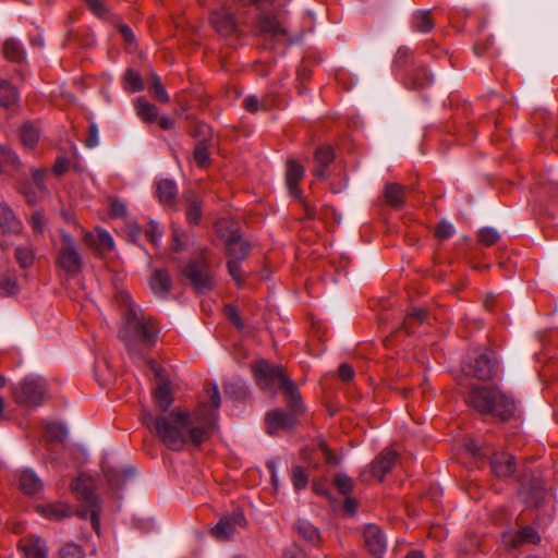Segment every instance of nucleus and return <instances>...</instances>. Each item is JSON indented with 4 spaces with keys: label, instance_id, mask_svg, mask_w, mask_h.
Segmentation results:
<instances>
[{
    "label": "nucleus",
    "instance_id": "obj_1",
    "mask_svg": "<svg viewBox=\"0 0 558 558\" xmlns=\"http://www.w3.org/2000/svg\"><path fill=\"white\" fill-rule=\"evenodd\" d=\"M158 329L150 317H145L133 303L128 304L119 338L125 344L128 353L135 364H147L150 371L159 379V385L154 391L156 407L162 413H169L172 404V396L168 383L163 377V369L146 353L156 343Z\"/></svg>",
    "mask_w": 558,
    "mask_h": 558
},
{
    "label": "nucleus",
    "instance_id": "obj_11",
    "mask_svg": "<svg viewBox=\"0 0 558 558\" xmlns=\"http://www.w3.org/2000/svg\"><path fill=\"white\" fill-rule=\"evenodd\" d=\"M364 544L367 550L380 558L387 548V541L383 531L375 524H368L363 531Z\"/></svg>",
    "mask_w": 558,
    "mask_h": 558
},
{
    "label": "nucleus",
    "instance_id": "obj_38",
    "mask_svg": "<svg viewBox=\"0 0 558 558\" xmlns=\"http://www.w3.org/2000/svg\"><path fill=\"white\" fill-rule=\"evenodd\" d=\"M149 93L158 101H169V95L165 86L161 84L159 76L156 73L151 74V85L149 87Z\"/></svg>",
    "mask_w": 558,
    "mask_h": 558
},
{
    "label": "nucleus",
    "instance_id": "obj_47",
    "mask_svg": "<svg viewBox=\"0 0 558 558\" xmlns=\"http://www.w3.org/2000/svg\"><path fill=\"white\" fill-rule=\"evenodd\" d=\"M335 485L338 488V490L342 494H349L353 487L351 477L343 473L336 475Z\"/></svg>",
    "mask_w": 558,
    "mask_h": 558
},
{
    "label": "nucleus",
    "instance_id": "obj_24",
    "mask_svg": "<svg viewBox=\"0 0 558 558\" xmlns=\"http://www.w3.org/2000/svg\"><path fill=\"white\" fill-rule=\"evenodd\" d=\"M21 548L26 558H47L46 543L39 536H29Z\"/></svg>",
    "mask_w": 558,
    "mask_h": 558
},
{
    "label": "nucleus",
    "instance_id": "obj_5",
    "mask_svg": "<svg viewBox=\"0 0 558 558\" xmlns=\"http://www.w3.org/2000/svg\"><path fill=\"white\" fill-rule=\"evenodd\" d=\"M72 489L81 500V505L76 511L77 515L81 519H89L93 529L99 534L102 508L100 499L93 492L90 478L84 476L77 477L73 483Z\"/></svg>",
    "mask_w": 558,
    "mask_h": 558
},
{
    "label": "nucleus",
    "instance_id": "obj_46",
    "mask_svg": "<svg viewBox=\"0 0 558 558\" xmlns=\"http://www.w3.org/2000/svg\"><path fill=\"white\" fill-rule=\"evenodd\" d=\"M47 436L56 441H63L68 435L66 429L60 424H49L46 429Z\"/></svg>",
    "mask_w": 558,
    "mask_h": 558
},
{
    "label": "nucleus",
    "instance_id": "obj_63",
    "mask_svg": "<svg viewBox=\"0 0 558 558\" xmlns=\"http://www.w3.org/2000/svg\"><path fill=\"white\" fill-rule=\"evenodd\" d=\"M319 447L322 449V452L324 454V458L327 463L336 465L339 463V460L332 454V452L329 450V448L326 446L325 442H320Z\"/></svg>",
    "mask_w": 558,
    "mask_h": 558
},
{
    "label": "nucleus",
    "instance_id": "obj_13",
    "mask_svg": "<svg viewBox=\"0 0 558 558\" xmlns=\"http://www.w3.org/2000/svg\"><path fill=\"white\" fill-rule=\"evenodd\" d=\"M548 493L542 480H533L523 485L520 490L522 500L530 507H539L546 499Z\"/></svg>",
    "mask_w": 558,
    "mask_h": 558
},
{
    "label": "nucleus",
    "instance_id": "obj_51",
    "mask_svg": "<svg viewBox=\"0 0 558 558\" xmlns=\"http://www.w3.org/2000/svg\"><path fill=\"white\" fill-rule=\"evenodd\" d=\"M45 170L34 169L32 172L33 186H35L40 194H47V187L44 182Z\"/></svg>",
    "mask_w": 558,
    "mask_h": 558
},
{
    "label": "nucleus",
    "instance_id": "obj_27",
    "mask_svg": "<svg viewBox=\"0 0 558 558\" xmlns=\"http://www.w3.org/2000/svg\"><path fill=\"white\" fill-rule=\"evenodd\" d=\"M19 102L16 88L7 81H0V106L13 110Z\"/></svg>",
    "mask_w": 558,
    "mask_h": 558
},
{
    "label": "nucleus",
    "instance_id": "obj_4",
    "mask_svg": "<svg viewBox=\"0 0 558 558\" xmlns=\"http://www.w3.org/2000/svg\"><path fill=\"white\" fill-rule=\"evenodd\" d=\"M468 402L477 412L501 420H507L514 412L513 400L498 388L475 387L470 392Z\"/></svg>",
    "mask_w": 558,
    "mask_h": 558
},
{
    "label": "nucleus",
    "instance_id": "obj_56",
    "mask_svg": "<svg viewBox=\"0 0 558 558\" xmlns=\"http://www.w3.org/2000/svg\"><path fill=\"white\" fill-rule=\"evenodd\" d=\"M243 107L250 112H256L259 109H265V106L258 100L256 96L253 95L244 98Z\"/></svg>",
    "mask_w": 558,
    "mask_h": 558
},
{
    "label": "nucleus",
    "instance_id": "obj_6",
    "mask_svg": "<svg viewBox=\"0 0 558 558\" xmlns=\"http://www.w3.org/2000/svg\"><path fill=\"white\" fill-rule=\"evenodd\" d=\"M12 392L19 404L35 408L48 398V384L44 377L32 374L15 384Z\"/></svg>",
    "mask_w": 558,
    "mask_h": 558
},
{
    "label": "nucleus",
    "instance_id": "obj_37",
    "mask_svg": "<svg viewBox=\"0 0 558 558\" xmlns=\"http://www.w3.org/2000/svg\"><path fill=\"white\" fill-rule=\"evenodd\" d=\"M413 27L421 33H427L434 27V23L427 11H420L413 16Z\"/></svg>",
    "mask_w": 558,
    "mask_h": 558
},
{
    "label": "nucleus",
    "instance_id": "obj_32",
    "mask_svg": "<svg viewBox=\"0 0 558 558\" xmlns=\"http://www.w3.org/2000/svg\"><path fill=\"white\" fill-rule=\"evenodd\" d=\"M137 116L147 122H154L158 117V110L155 105L148 102L144 98H137L136 104Z\"/></svg>",
    "mask_w": 558,
    "mask_h": 558
},
{
    "label": "nucleus",
    "instance_id": "obj_12",
    "mask_svg": "<svg viewBox=\"0 0 558 558\" xmlns=\"http://www.w3.org/2000/svg\"><path fill=\"white\" fill-rule=\"evenodd\" d=\"M246 520L243 513L236 512L232 515L223 517L219 522L211 529L213 535L219 541H227L232 537L235 532V527L245 525Z\"/></svg>",
    "mask_w": 558,
    "mask_h": 558
},
{
    "label": "nucleus",
    "instance_id": "obj_28",
    "mask_svg": "<svg viewBox=\"0 0 558 558\" xmlns=\"http://www.w3.org/2000/svg\"><path fill=\"white\" fill-rule=\"evenodd\" d=\"M157 197L163 204H171L177 196V186L172 180L161 179L156 183Z\"/></svg>",
    "mask_w": 558,
    "mask_h": 558
},
{
    "label": "nucleus",
    "instance_id": "obj_42",
    "mask_svg": "<svg viewBox=\"0 0 558 558\" xmlns=\"http://www.w3.org/2000/svg\"><path fill=\"white\" fill-rule=\"evenodd\" d=\"M124 80L128 85V88L131 92H138L144 88V83L141 75L132 69L126 70L124 74Z\"/></svg>",
    "mask_w": 558,
    "mask_h": 558
},
{
    "label": "nucleus",
    "instance_id": "obj_39",
    "mask_svg": "<svg viewBox=\"0 0 558 558\" xmlns=\"http://www.w3.org/2000/svg\"><path fill=\"white\" fill-rule=\"evenodd\" d=\"M296 531L306 541L314 542L318 538V530L307 520H299L296 523Z\"/></svg>",
    "mask_w": 558,
    "mask_h": 558
},
{
    "label": "nucleus",
    "instance_id": "obj_33",
    "mask_svg": "<svg viewBox=\"0 0 558 558\" xmlns=\"http://www.w3.org/2000/svg\"><path fill=\"white\" fill-rule=\"evenodd\" d=\"M385 201L393 207L401 206L404 201V191L403 189L396 184L389 183L386 185L384 191Z\"/></svg>",
    "mask_w": 558,
    "mask_h": 558
},
{
    "label": "nucleus",
    "instance_id": "obj_53",
    "mask_svg": "<svg viewBox=\"0 0 558 558\" xmlns=\"http://www.w3.org/2000/svg\"><path fill=\"white\" fill-rule=\"evenodd\" d=\"M453 233H454V227L452 223H450L448 221H441L437 226L436 231H435L436 236L439 239H442V240L452 236Z\"/></svg>",
    "mask_w": 558,
    "mask_h": 558
},
{
    "label": "nucleus",
    "instance_id": "obj_18",
    "mask_svg": "<svg viewBox=\"0 0 558 558\" xmlns=\"http://www.w3.org/2000/svg\"><path fill=\"white\" fill-rule=\"evenodd\" d=\"M490 466L498 477H508L515 470L514 458L507 452L495 453L490 459Z\"/></svg>",
    "mask_w": 558,
    "mask_h": 558
},
{
    "label": "nucleus",
    "instance_id": "obj_61",
    "mask_svg": "<svg viewBox=\"0 0 558 558\" xmlns=\"http://www.w3.org/2000/svg\"><path fill=\"white\" fill-rule=\"evenodd\" d=\"M339 376L342 380H351L354 377V369L349 364H341L339 366Z\"/></svg>",
    "mask_w": 558,
    "mask_h": 558
},
{
    "label": "nucleus",
    "instance_id": "obj_16",
    "mask_svg": "<svg viewBox=\"0 0 558 558\" xmlns=\"http://www.w3.org/2000/svg\"><path fill=\"white\" fill-rule=\"evenodd\" d=\"M260 34L278 40L287 36V29L271 15L262 14L257 22Z\"/></svg>",
    "mask_w": 558,
    "mask_h": 558
},
{
    "label": "nucleus",
    "instance_id": "obj_2",
    "mask_svg": "<svg viewBox=\"0 0 558 558\" xmlns=\"http://www.w3.org/2000/svg\"><path fill=\"white\" fill-rule=\"evenodd\" d=\"M142 423L154 430L169 449L181 451L185 445L199 447L214 430V413L203 417L199 413L190 414L179 408L156 417L148 410L141 414Z\"/></svg>",
    "mask_w": 558,
    "mask_h": 558
},
{
    "label": "nucleus",
    "instance_id": "obj_17",
    "mask_svg": "<svg viewBox=\"0 0 558 558\" xmlns=\"http://www.w3.org/2000/svg\"><path fill=\"white\" fill-rule=\"evenodd\" d=\"M84 240L87 245L95 246L100 254L107 251H111L114 247L113 238L107 230L102 228H97L96 234L87 232L84 236Z\"/></svg>",
    "mask_w": 558,
    "mask_h": 558
},
{
    "label": "nucleus",
    "instance_id": "obj_52",
    "mask_svg": "<svg viewBox=\"0 0 558 558\" xmlns=\"http://www.w3.org/2000/svg\"><path fill=\"white\" fill-rule=\"evenodd\" d=\"M29 223L34 232L43 233L45 231L46 221L40 211L36 210L32 214Z\"/></svg>",
    "mask_w": 558,
    "mask_h": 558
},
{
    "label": "nucleus",
    "instance_id": "obj_19",
    "mask_svg": "<svg viewBox=\"0 0 558 558\" xmlns=\"http://www.w3.org/2000/svg\"><path fill=\"white\" fill-rule=\"evenodd\" d=\"M211 22L217 32L225 36L232 34L236 26L232 13L226 8L214 12Z\"/></svg>",
    "mask_w": 558,
    "mask_h": 558
},
{
    "label": "nucleus",
    "instance_id": "obj_26",
    "mask_svg": "<svg viewBox=\"0 0 558 558\" xmlns=\"http://www.w3.org/2000/svg\"><path fill=\"white\" fill-rule=\"evenodd\" d=\"M333 160V151L329 146H323L316 149L314 175L323 179L326 175L327 166Z\"/></svg>",
    "mask_w": 558,
    "mask_h": 558
},
{
    "label": "nucleus",
    "instance_id": "obj_57",
    "mask_svg": "<svg viewBox=\"0 0 558 558\" xmlns=\"http://www.w3.org/2000/svg\"><path fill=\"white\" fill-rule=\"evenodd\" d=\"M25 199L28 204L34 205L36 204L41 196L45 194H40L38 190L33 185H26L23 190Z\"/></svg>",
    "mask_w": 558,
    "mask_h": 558
},
{
    "label": "nucleus",
    "instance_id": "obj_64",
    "mask_svg": "<svg viewBox=\"0 0 558 558\" xmlns=\"http://www.w3.org/2000/svg\"><path fill=\"white\" fill-rule=\"evenodd\" d=\"M68 169V161L65 158H58L52 167V171L60 175L64 173Z\"/></svg>",
    "mask_w": 558,
    "mask_h": 558
},
{
    "label": "nucleus",
    "instance_id": "obj_30",
    "mask_svg": "<svg viewBox=\"0 0 558 558\" xmlns=\"http://www.w3.org/2000/svg\"><path fill=\"white\" fill-rule=\"evenodd\" d=\"M185 201L187 204L186 209V218L190 223L196 225L201 220L202 217V202L194 194L185 195Z\"/></svg>",
    "mask_w": 558,
    "mask_h": 558
},
{
    "label": "nucleus",
    "instance_id": "obj_7",
    "mask_svg": "<svg viewBox=\"0 0 558 558\" xmlns=\"http://www.w3.org/2000/svg\"><path fill=\"white\" fill-rule=\"evenodd\" d=\"M226 246L229 275L235 281L236 286L241 287L244 280L241 271V263L248 254V245L235 231H232L230 235L226 236Z\"/></svg>",
    "mask_w": 558,
    "mask_h": 558
},
{
    "label": "nucleus",
    "instance_id": "obj_8",
    "mask_svg": "<svg viewBox=\"0 0 558 558\" xmlns=\"http://www.w3.org/2000/svg\"><path fill=\"white\" fill-rule=\"evenodd\" d=\"M62 244L57 256V265L69 276L77 275L82 269V257L76 246L74 238L65 232L60 231Z\"/></svg>",
    "mask_w": 558,
    "mask_h": 558
},
{
    "label": "nucleus",
    "instance_id": "obj_49",
    "mask_svg": "<svg viewBox=\"0 0 558 558\" xmlns=\"http://www.w3.org/2000/svg\"><path fill=\"white\" fill-rule=\"evenodd\" d=\"M19 290L17 282L14 279H4L0 282V296L14 295Z\"/></svg>",
    "mask_w": 558,
    "mask_h": 558
},
{
    "label": "nucleus",
    "instance_id": "obj_34",
    "mask_svg": "<svg viewBox=\"0 0 558 558\" xmlns=\"http://www.w3.org/2000/svg\"><path fill=\"white\" fill-rule=\"evenodd\" d=\"M15 259L23 268L29 267L35 259V250L31 244L20 245L15 248Z\"/></svg>",
    "mask_w": 558,
    "mask_h": 558
},
{
    "label": "nucleus",
    "instance_id": "obj_21",
    "mask_svg": "<svg viewBox=\"0 0 558 558\" xmlns=\"http://www.w3.org/2000/svg\"><path fill=\"white\" fill-rule=\"evenodd\" d=\"M149 287L156 295L165 298L172 287L169 274L161 269L154 270L149 280Z\"/></svg>",
    "mask_w": 558,
    "mask_h": 558
},
{
    "label": "nucleus",
    "instance_id": "obj_54",
    "mask_svg": "<svg viewBox=\"0 0 558 558\" xmlns=\"http://www.w3.org/2000/svg\"><path fill=\"white\" fill-rule=\"evenodd\" d=\"M194 160L199 167H205L209 161V154L206 146L198 145L194 149Z\"/></svg>",
    "mask_w": 558,
    "mask_h": 558
},
{
    "label": "nucleus",
    "instance_id": "obj_50",
    "mask_svg": "<svg viewBox=\"0 0 558 558\" xmlns=\"http://www.w3.org/2000/svg\"><path fill=\"white\" fill-rule=\"evenodd\" d=\"M502 541H504V544L509 546V547H512V548H515V547H519L522 544V541H521V533L520 531H507L504 533L502 535Z\"/></svg>",
    "mask_w": 558,
    "mask_h": 558
},
{
    "label": "nucleus",
    "instance_id": "obj_44",
    "mask_svg": "<svg viewBox=\"0 0 558 558\" xmlns=\"http://www.w3.org/2000/svg\"><path fill=\"white\" fill-rule=\"evenodd\" d=\"M60 558H85V554L77 544L68 543L60 549Z\"/></svg>",
    "mask_w": 558,
    "mask_h": 558
},
{
    "label": "nucleus",
    "instance_id": "obj_35",
    "mask_svg": "<svg viewBox=\"0 0 558 558\" xmlns=\"http://www.w3.org/2000/svg\"><path fill=\"white\" fill-rule=\"evenodd\" d=\"M208 397L211 402L213 409H207L206 407H203L195 411V413H199L203 417L209 416L211 413H214V423L217 418V409L220 407L221 399L218 386H213L210 390H208Z\"/></svg>",
    "mask_w": 558,
    "mask_h": 558
},
{
    "label": "nucleus",
    "instance_id": "obj_36",
    "mask_svg": "<svg viewBox=\"0 0 558 558\" xmlns=\"http://www.w3.org/2000/svg\"><path fill=\"white\" fill-rule=\"evenodd\" d=\"M425 318V313L421 308H413L405 317L402 328L407 333L414 332V325L422 324Z\"/></svg>",
    "mask_w": 558,
    "mask_h": 558
},
{
    "label": "nucleus",
    "instance_id": "obj_15",
    "mask_svg": "<svg viewBox=\"0 0 558 558\" xmlns=\"http://www.w3.org/2000/svg\"><path fill=\"white\" fill-rule=\"evenodd\" d=\"M266 426L270 435L289 430L294 426V417L281 410H276L267 414Z\"/></svg>",
    "mask_w": 558,
    "mask_h": 558
},
{
    "label": "nucleus",
    "instance_id": "obj_14",
    "mask_svg": "<svg viewBox=\"0 0 558 558\" xmlns=\"http://www.w3.org/2000/svg\"><path fill=\"white\" fill-rule=\"evenodd\" d=\"M397 461V453L391 449L381 451L371 464V474L383 481L385 475L389 473Z\"/></svg>",
    "mask_w": 558,
    "mask_h": 558
},
{
    "label": "nucleus",
    "instance_id": "obj_31",
    "mask_svg": "<svg viewBox=\"0 0 558 558\" xmlns=\"http://www.w3.org/2000/svg\"><path fill=\"white\" fill-rule=\"evenodd\" d=\"M39 135V129L33 123L27 122L21 128V142L27 148H33L37 144Z\"/></svg>",
    "mask_w": 558,
    "mask_h": 558
},
{
    "label": "nucleus",
    "instance_id": "obj_55",
    "mask_svg": "<svg viewBox=\"0 0 558 558\" xmlns=\"http://www.w3.org/2000/svg\"><path fill=\"white\" fill-rule=\"evenodd\" d=\"M522 544H535L539 541V536L530 526H525L520 530Z\"/></svg>",
    "mask_w": 558,
    "mask_h": 558
},
{
    "label": "nucleus",
    "instance_id": "obj_40",
    "mask_svg": "<svg viewBox=\"0 0 558 558\" xmlns=\"http://www.w3.org/2000/svg\"><path fill=\"white\" fill-rule=\"evenodd\" d=\"M20 163V158L13 150L7 147H0V172L3 171L4 166L19 168Z\"/></svg>",
    "mask_w": 558,
    "mask_h": 558
},
{
    "label": "nucleus",
    "instance_id": "obj_62",
    "mask_svg": "<svg viewBox=\"0 0 558 558\" xmlns=\"http://www.w3.org/2000/svg\"><path fill=\"white\" fill-rule=\"evenodd\" d=\"M85 2L96 15L105 14V7L100 0H85Z\"/></svg>",
    "mask_w": 558,
    "mask_h": 558
},
{
    "label": "nucleus",
    "instance_id": "obj_3",
    "mask_svg": "<svg viewBox=\"0 0 558 558\" xmlns=\"http://www.w3.org/2000/svg\"><path fill=\"white\" fill-rule=\"evenodd\" d=\"M253 369L257 384L263 390H271L278 384L293 411L296 413L301 411L302 403L299 390L293 380L283 374L280 365H270L267 361L259 360L255 363Z\"/></svg>",
    "mask_w": 558,
    "mask_h": 558
},
{
    "label": "nucleus",
    "instance_id": "obj_59",
    "mask_svg": "<svg viewBox=\"0 0 558 558\" xmlns=\"http://www.w3.org/2000/svg\"><path fill=\"white\" fill-rule=\"evenodd\" d=\"M282 558H305V554L299 546L291 545L284 549Z\"/></svg>",
    "mask_w": 558,
    "mask_h": 558
},
{
    "label": "nucleus",
    "instance_id": "obj_29",
    "mask_svg": "<svg viewBox=\"0 0 558 558\" xmlns=\"http://www.w3.org/2000/svg\"><path fill=\"white\" fill-rule=\"evenodd\" d=\"M3 56L10 61L20 62L25 59V51L20 41L10 38L3 43Z\"/></svg>",
    "mask_w": 558,
    "mask_h": 558
},
{
    "label": "nucleus",
    "instance_id": "obj_10",
    "mask_svg": "<svg viewBox=\"0 0 558 558\" xmlns=\"http://www.w3.org/2000/svg\"><path fill=\"white\" fill-rule=\"evenodd\" d=\"M463 372L468 376L488 379L494 373V363L486 352H478L472 360L464 363Z\"/></svg>",
    "mask_w": 558,
    "mask_h": 558
},
{
    "label": "nucleus",
    "instance_id": "obj_45",
    "mask_svg": "<svg viewBox=\"0 0 558 558\" xmlns=\"http://www.w3.org/2000/svg\"><path fill=\"white\" fill-rule=\"evenodd\" d=\"M146 238L154 245H158L162 238V232L159 228V225L155 220L149 221V226L145 231Z\"/></svg>",
    "mask_w": 558,
    "mask_h": 558
},
{
    "label": "nucleus",
    "instance_id": "obj_60",
    "mask_svg": "<svg viewBox=\"0 0 558 558\" xmlns=\"http://www.w3.org/2000/svg\"><path fill=\"white\" fill-rule=\"evenodd\" d=\"M226 315L236 326V328H242V322L240 319L236 308L233 305H228L226 307Z\"/></svg>",
    "mask_w": 558,
    "mask_h": 558
},
{
    "label": "nucleus",
    "instance_id": "obj_41",
    "mask_svg": "<svg viewBox=\"0 0 558 558\" xmlns=\"http://www.w3.org/2000/svg\"><path fill=\"white\" fill-rule=\"evenodd\" d=\"M291 481L295 490H302L307 486L308 476L301 466H293L291 471Z\"/></svg>",
    "mask_w": 558,
    "mask_h": 558
},
{
    "label": "nucleus",
    "instance_id": "obj_9",
    "mask_svg": "<svg viewBox=\"0 0 558 558\" xmlns=\"http://www.w3.org/2000/svg\"><path fill=\"white\" fill-rule=\"evenodd\" d=\"M181 272L197 292L204 293L213 288L211 271L204 256L191 260Z\"/></svg>",
    "mask_w": 558,
    "mask_h": 558
},
{
    "label": "nucleus",
    "instance_id": "obj_48",
    "mask_svg": "<svg viewBox=\"0 0 558 558\" xmlns=\"http://www.w3.org/2000/svg\"><path fill=\"white\" fill-rule=\"evenodd\" d=\"M128 215L126 205L120 199L110 201V216L113 218H124Z\"/></svg>",
    "mask_w": 558,
    "mask_h": 558
},
{
    "label": "nucleus",
    "instance_id": "obj_20",
    "mask_svg": "<svg viewBox=\"0 0 558 558\" xmlns=\"http://www.w3.org/2000/svg\"><path fill=\"white\" fill-rule=\"evenodd\" d=\"M23 228L21 220L4 203H0V230L3 233H19Z\"/></svg>",
    "mask_w": 558,
    "mask_h": 558
},
{
    "label": "nucleus",
    "instance_id": "obj_58",
    "mask_svg": "<svg viewBox=\"0 0 558 558\" xmlns=\"http://www.w3.org/2000/svg\"><path fill=\"white\" fill-rule=\"evenodd\" d=\"M99 144V131L96 123L89 124V134L85 141V145L88 148H94Z\"/></svg>",
    "mask_w": 558,
    "mask_h": 558
},
{
    "label": "nucleus",
    "instance_id": "obj_23",
    "mask_svg": "<svg viewBox=\"0 0 558 558\" xmlns=\"http://www.w3.org/2000/svg\"><path fill=\"white\" fill-rule=\"evenodd\" d=\"M38 513L50 520H61L72 514L69 506L62 502H51L36 507Z\"/></svg>",
    "mask_w": 558,
    "mask_h": 558
},
{
    "label": "nucleus",
    "instance_id": "obj_22",
    "mask_svg": "<svg viewBox=\"0 0 558 558\" xmlns=\"http://www.w3.org/2000/svg\"><path fill=\"white\" fill-rule=\"evenodd\" d=\"M304 173L305 170L299 162L295 160L288 161L287 186L289 192L298 198H301V191L298 187V182L303 178Z\"/></svg>",
    "mask_w": 558,
    "mask_h": 558
},
{
    "label": "nucleus",
    "instance_id": "obj_43",
    "mask_svg": "<svg viewBox=\"0 0 558 558\" xmlns=\"http://www.w3.org/2000/svg\"><path fill=\"white\" fill-rule=\"evenodd\" d=\"M478 238L483 244L489 246L498 242L500 234L495 228L485 227L478 231Z\"/></svg>",
    "mask_w": 558,
    "mask_h": 558
},
{
    "label": "nucleus",
    "instance_id": "obj_25",
    "mask_svg": "<svg viewBox=\"0 0 558 558\" xmlns=\"http://www.w3.org/2000/svg\"><path fill=\"white\" fill-rule=\"evenodd\" d=\"M20 486L25 494L35 495L43 489V482L33 470L26 469L20 473Z\"/></svg>",
    "mask_w": 558,
    "mask_h": 558
}]
</instances>
